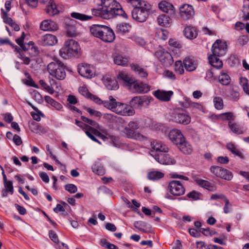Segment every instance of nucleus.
<instances>
[{
	"mask_svg": "<svg viewBox=\"0 0 249 249\" xmlns=\"http://www.w3.org/2000/svg\"><path fill=\"white\" fill-rule=\"evenodd\" d=\"M101 2L98 8L91 9L93 16L104 19L112 18L117 16L125 18H127L126 13L116 0H101Z\"/></svg>",
	"mask_w": 249,
	"mask_h": 249,
	"instance_id": "1",
	"label": "nucleus"
},
{
	"mask_svg": "<svg viewBox=\"0 0 249 249\" xmlns=\"http://www.w3.org/2000/svg\"><path fill=\"white\" fill-rule=\"evenodd\" d=\"M134 6L131 12L132 18L139 22L145 21L150 12L151 5L146 1H142Z\"/></svg>",
	"mask_w": 249,
	"mask_h": 249,
	"instance_id": "2",
	"label": "nucleus"
},
{
	"mask_svg": "<svg viewBox=\"0 0 249 249\" xmlns=\"http://www.w3.org/2000/svg\"><path fill=\"white\" fill-rule=\"evenodd\" d=\"M80 46L76 41L71 39L66 40L64 46L60 50L59 54L64 59L79 56Z\"/></svg>",
	"mask_w": 249,
	"mask_h": 249,
	"instance_id": "3",
	"label": "nucleus"
},
{
	"mask_svg": "<svg viewBox=\"0 0 249 249\" xmlns=\"http://www.w3.org/2000/svg\"><path fill=\"white\" fill-rule=\"evenodd\" d=\"M167 191L170 194H167L165 198L170 200H175L176 197L184 195L186 189L180 181L172 180L169 182Z\"/></svg>",
	"mask_w": 249,
	"mask_h": 249,
	"instance_id": "4",
	"label": "nucleus"
},
{
	"mask_svg": "<svg viewBox=\"0 0 249 249\" xmlns=\"http://www.w3.org/2000/svg\"><path fill=\"white\" fill-rule=\"evenodd\" d=\"M65 69L64 63L59 60L50 63L47 67L49 74L59 80H63L66 78Z\"/></svg>",
	"mask_w": 249,
	"mask_h": 249,
	"instance_id": "5",
	"label": "nucleus"
},
{
	"mask_svg": "<svg viewBox=\"0 0 249 249\" xmlns=\"http://www.w3.org/2000/svg\"><path fill=\"white\" fill-rule=\"evenodd\" d=\"M139 127V123L136 121H130L127 125L124 128L123 132L125 136L129 139L139 141L146 140L147 138L145 136L136 131Z\"/></svg>",
	"mask_w": 249,
	"mask_h": 249,
	"instance_id": "6",
	"label": "nucleus"
},
{
	"mask_svg": "<svg viewBox=\"0 0 249 249\" xmlns=\"http://www.w3.org/2000/svg\"><path fill=\"white\" fill-rule=\"evenodd\" d=\"M210 170L215 177L221 179L230 181L233 178L232 172L222 167L213 165Z\"/></svg>",
	"mask_w": 249,
	"mask_h": 249,
	"instance_id": "7",
	"label": "nucleus"
},
{
	"mask_svg": "<svg viewBox=\"0 0 249 249\" xmlns=\"http://www.w3.org/2000/svg\"><path fill=\"white\" fill-rule=\"evenodd\" d=\"M227 49V45L225 41L217 39L212 47V54L218 56H222L225 54Z\"/></svg>",
	"mask_w": 249,
	"mask_h": 249,
	"instance_id": "8",
	"label": "nucleus"
},
{
	"mask_svg": "<svg viewBox=\"0 0 249 249\" xmlns=\"http://www.w3.org/2000/svg\"><path fill=\"white\" fill-rule=\"evenodd\" d=\"M179 15L181 18L184 20L192 18L195 15L193 6L187 4H183L179 8Z\"/></svg>",
	"mask_w": 249,
	"mask_h": 249,
	"instance_id": "9",
	"label": "nucleus"
},
{
	"mask_svg": "<svg viewBox=\"0 0 249 249\" xmlns=\"http://www.w3.org/2000/svg\"><path fill=\"white\" fill-rule=\"evenodd\" d=\"M78 71L83 77L91 78L95 75L93 68L89 64H81L78 66Z\"/></svg>",
	"mask_w": 249,
	"mask_h": 249,
	"instance_id": "10",
	"label": "nucleus"
},
{
	"mask_svg": "<svg viewBox=\"0 0 249 249\" xmlns=\"http://www.w3.org/2000/svg\"><path fill=\"white\" fill-rule=\"evenodd\" d=\"M156 54L158 59L164 66H169L173 63V59L171 54L167 51H158Z\"/></svg>",
	"mask_w": 249,
	"mask_h": 249,
	"instance_id": "11",
	"label": "nucleus"
},
{
	"mask_svg": "<svg viewBox=\"0 0 249 249\" xmlns=\"http://www.w3.org/2000/svg\"><path fill=\"white\" fill-rule=\"evenodd\" d=\"M173 117L174 121L177 123L187 125L191 122V117L184 111L174 114Z\"/></svg>",
	"mask_w": 249,
	"mask_h": 249,
	"instance_id": "12",
	"label": "nucleus"
},
{
	"mask_svg": "<svg viewBox=\"0 0 249 249\" xmlns=\"http://www.w3.org/2000/svg\"><path fill=\"white\" fill-rule=\"evenodd\" d=\"M130 89L133 92L138 93H147L150 89V86L143 82L134 81Z\"/></svg>",
	"mask_w": 249,
	"mask_h": 249,
	"instance_id": "13",
	"label": "nucleus"
},
{
	"mask_svg": "<svg viewBox=\"0 0 249 249\" xmlns=\"http://www.w3.org/2000/svg\"><path fill=\"white\" fill-rule=\"evenodd\" d=\"M103 31L99 39L104 42H112L114 40L115 34L109 27L106 26Z\"/></svg>",
	"mask_w": 249,
	"mask_h": 249,
	"instance_id": "14",
	"label": "nucleus"
},
{
	"mask_svg": "<svg viewBox=\"0 0 249 249\" xmlns=\"http://www.w3.org/2000/svg\"><path fill=\"white\" fill-rule=\"evenodd\" d=\"M155 159L162 164H174L176 163L175 160L167 154V152L158 153Z\"/></svg>",
	"mask_w": 249,
	"mask_h": 249,
	"instance_id": "15",
	"label": "nucleus"
},
{
	"mask_svg": "<svg viewBox=\"0 0 249 249\" xmlns=\"http://www.w3.org/2000/svg\"><path fill=\"white\" fill-rule=\"evenodd\" d=\"M39 44L42 46H53L57 43V39L54 35L47 34L41 36L39 40Z\"/></svg>",
	"mask_w": 249,
	"mask_h": 249,
	"instance_id": "16",
	"label": "nucleus"
},
{
	"mask_svg": "<svg viewBox=\"0 0 249 249\" xmlns=\"http://www.w3.org/2000/svg\"><path fill=\"white\" fill-rule=\"evenodd\" d=\"M159 8L162 12L171 17H175L176 11L174 6L165 0H162L159 3Z\"/></svg>",
	"mask_w": 249,
	"mask_h": 249,
	"instance_id": "17",
	"label": "nucleus"
},
{
	"mask_svg": "<svg viewBox=\"0 0 249 249\" xmlns=\"http://www.w3.org/2000/svg\"><path fill=\"white\" fill-rule=\"evenodd\" d=\"M168 137L170 140L176 145L182 142V140L185 139L181 131L177 129L171 130L168 134Z\"/></svg>",
	"mask_w": 249,
	"mask_h": 249,
	"instance_id": "18",
	"label": "nucleus"
},
{
	"mask_svg": "<svg viewBox=\"0 0 249 249\" xmlns=\"http://www.w3.org/2000/svg\"><path fill=\"white\" fill-rule=\"evenodd\" d=\"M153 95L159 100L168 102L170 100L171 96L173 95V92L171 90L165 91L158 89L154 92Z\"/></svg>",
	"mask_w": 249,
	"mask_h": 249,
	"instance_id": "19",
	"label": "nucleus"
},
{
	"mask_svg": "<svg viewBox=\"0 0 249 249\" xmlns=\"http://www.w3.org/2000/svg\"><path fill=\"white\" fill-rule=\"evenodd\" d=\"M39 28L44 31H55L58 29V26L53 21L46 19L40 23Z\"/></svg>",
	"mask_w": 249,
	"mask_h": 249,
	"instance_id": "20",
	"label": "nucleus"
},
{
	"mask_svg": "<svg viewBox=\"0 0 249 249\" xmlns=\"http://www.w3.org/2000/svg\"><path fill=\"white\" fill-rule=\"evenodd\" d=\"M183 65L187 71H195L197 66V64L194 57L188 56L183 60Z\"/></svg>",
	"mask_w": 249,
	"mask_h": 249,
	"instance_id": "21",
	"label": "nucleus"
},
{
	"mask_svg": "<svg viewBox=\"0 0 249 249\" xmlns=\"http://www.w3.org/2000/svg\"><path fill=\"white\" fill-rule=\"evenodd\" d=\"M147 101V97L146 96H137L130 101L129 104L133 109L139 108L142 107Z\"/></svg>",
	"mask_w": 249,
	"mask_h": 249,
	"instance_id": "22",
	"label": "nucleus"
},
{
	"mask_svg": "<svg viewBox=\"0 0 249 249\" xmlns=\"http://www.w3.org/2000/svg\"><path fill=\"white\" fill-rule=\"evenodd\" d=\"M176 145L179 150L185 155H190L193 151L192 145L185 140V138Z\"/></svg>",
	"mask_w": 249,
	"mask_h": 249,
	"instance_id": "23",
	"label": "nucleus"
},
{
	"mask_svg": "<svg viewBox=\"0 0 249 249\" xmlns=\"http://www.w3.org/2000/svg\"><path fill=\"white\" fill-rule=\"evenodd\" d=\"M185 36L190 40H193L198 36V30L196 27L189 25L185 27L183 30Z\"/></svg>",
	"mask_w": 249,
	"mask_h": 249,
	"instance_id": "24",
	"label": "nucleus"
},
{
	"mask_svg": "<svg viewBox=\"0 0 249 249\" xmlns=\"http://www.w3.org/2000/svg\"><path fill=\"white\" fill-rule=\"evenodd\" d=\"M113 61L115 64L123 67L128 66L129 57L122 54H115L113 56Z\"/></svg>",
	"mask_w": 249,
	"mask_h": 249,
	"instance_id": "25",
	"label": "nucleus"
},
{
	"mask_svg": "<svg viewBox=\"0 0 249 249\" xmlns=\"http://www.w3.org/2000/svg\"><path fill=\"white\" fill-rule=\"evenodd\" d=\"M106 26L101 24H92L89 27V33L93 37L99 38Z\"/></svg>",
	"mask_w": 249,
	"mask_h": 249,
	"instance_id": "26",
	"label": "nucleus"
},
{
	"mask_svg": "<svg viewBox=\"0 0 249 249\" xmlns=\"http://www.w3.org/2000/svg\"><path fill=\"white\" fill-rule=\"evenodd\" d=\"M195 181L200 187L207 189L210 191L213 192L216 189V186L214 184L206 180L197 178L195 179Z\"/></svg>",
	"mask_w": 249,
	"mask_h": 249,
	"instance_id": "27",
	"label": "nucleus"
},
{
	"mask_svg": "<svg viewBox=\"0 0 249 249\" xmlns=\"http://www.w3.org/2000/svg\"><path fill=\"white\" fill-rule=\"evenodd\" d=\"M151 147L152 149L157 152H168V147L167 146L160 142L157 141H153L151 142Z\"/></svg>",
	"mask_w": 249,
	"mask_h": 249,
	"instance_id": "28",
	"label": "nucleus"
},
{
	"mask_svg": "<svg viewBox=\"0 0 249 249\" xmlns=\"http://www.w3.org/2000/svg\"><path fill=\"white\" fill-rule=\"evenodd\" d=\"M44 10L46 13L51 16L58 14L59 12L53 0H50L49 3L46 4Z\"/></svg>",
	"mask_w": 249,
	"mask_h": 249,
	"instance_id": "29",
	"label": "nucleus"
},
{
	"mask_svg": "<svg viewBox=\"0 0 249 249\" xmlns=\"http://www.w3.org/2000/svg\"><path fill=\"white\" fill-rule=\"evenodd\" d=\"M218 57V56L211 54L208 56V61L209 64L213 68L216 69H220L223 67V62Z\"/></svg>",
	"mask_w": 249,
	"mask_h": 249,
	"instance_id": "30",
	"label": "nucleus"
},
{
	"mask_svg": "<svg viewBox=\"0 0 249 249\" xmlns=\"http://www.w3.org/2000/svg\"><path fill=\"white\" fill-rule=\"evenodd\" d=\"M173 17L168 14H161L157 18V21L159 25L167 27L171 22V18Z\"/></svg>",
	"mask_w": 249,
	"mask_h": 249,
	"instance_id": "31",
	"label": "nucleus"
},
{
	"mask_svg": "<svg viewBox=\"0 0 249 249\" xmlns=\"http://www.w3.org/2000/svg\"><path fill=\"white\" fill-rule=\"evenodd\" d=\"M219 82L223 86H228L231 82V78L227 72L221 71L218 77Z\"/></svg>",
	"mask_w": 249,
	"mask_h": 249,
	"instance_id": "32",
	"label": "nucleus"
},
{
	"mask_svg": "<svg viewBox=\"0 0 249 249\" xmlns=\"http://www.w3.org/2000/svg\"><path fill=\"white\" fill-rule=\"evenodd\" d=\"M131 67L132 70L140 77L146 78L148 76L146 71L138 64H132Z\"/></svg>",
	"mask_w": 249,
	"mask_h": 249,
	"instance_id": "33",
	"label": "nucleus"
},
{
	"mask_svg": "<svg viewBox=\"0 0 249 249\" xmlns=\"http://www.w3.org/2000/svg\"><path fill=\"white\" fill-rule=\"evenodd\" d=\"M118 78L123 81L125 86L129 87V89H130L134 82L132 78L130 77L127 74L123 72H120L119 73L118 75Z\"/></svg>",
	"mask_w": 249,
	"mask_h": 249,
	"instance_id": "34",
	"label": "nucleus"
},
{
	"mask_svg": "<svg viewBox=\"0 0 249 249\" xmlns=\"http://www.w3.org/2000/svg\"><path fill=\"white\" fill-rule=\"evenodd\" d=\"M4 189L1 191L2 196L3 197H6L8 194L12 195L14 194V189L13 186V182L12 181H9L7 183L4 184Z\"/></svg>",
	"mask_w": 249,
	"mask_h": 249,
	"instance_id": "35",
	"label": "nucleus"
},
{
	"mask_svg": "<svg viewBox=\"0 0 249 249\" xmlns=\"http://www.w3.org/2000/svg\"><path fill=\"white\" fill-rule=\"evenodd\" d=\"M148 179L153 181L158 180L164 177V174L158 171H152L147 174Z\"/></svg>",
	"mask_w": 249,
	"mask_h": 249,
	"instance_id": "36",
	"label": "nucleus"
},
{
	"mask_svg": "<svg viewBox=\"0 0 249 249\" xmlns=\"http://www.w3.org/2000/svg\"><path fill=\"white\" fill-rule=\"evenodd\" d=\"M131 28L129 24L121 23L117 25L116 31L117 33L126 34L129 32Z\"/></svg>",
	"mask_w": 249,
	"mask_h": 249,
	"instance_id": "37",
	"label": "nucleus"
},
{
	"mask_svg": "<svg viewBox=\"0 0 249 249\" xmlns=\"http://www.w3.org/2000/svg\"><path fill=\"white\" fill-rule=\"evenodd\" d=\"M50 82L51 86H49L45 81L43 80H40L39 81V84L43 89L46 90L49 93L53 94L54 92V89L52 86L56 84V81L52 79Z\"/></svg>",
	"mask_w": 249,
	"mask_h": 249,
	"instance_id": "38",
	"label": "nucleus"
},
{
	"mask_svg": "<svg viewBox=\"0 0 249 249\" xmlns=\"http://www.w3.org/2000/svg\"><path fill=\"white\" fill-rule=\"evenodd\" d=\"M104 83L106 88L109 90H114L119 88L117 82L115 80H112L110 78H107L104 80Z\"/></svg>",
	"mask_w": 249,
	"mask_h": 249,
	"instance_id": "39",
	"label": "nucleus"
},
{
	"mask_svg": "<svg viewBox=\"0 0 249 249\" xmlns=\"http://www.w3.org/2000/svg\"><path fill=\"white\" fill-rule=\"evenodd\" d=\"M228 125L231 130L234 133L241 134L244 133L245 131L243 128L234 122H229Z\"/></svg>",
	"mask_w": 249,
	"mask_h": 249,
	"instance_id": "40",
	"label": "nucleus"
},
{
	"mask_svg": "<svg viewBox=\"0 0 249 249\" xmlns=\"http://www.w3.org/2000/svg\"><path fill=\"white\" fill-rule=\"evenodd\" d=\"M71 16L72 18L81 21L89 20L93 18V17L91 16H88L77 12H72L71 13Z\"/></svg>",
	"mask_w": 249,
	"mask_h": 249,
	"instance_id": "41",
	"label": "nucleus"
},
{
	"mask_svg": "<svg viewBox=\"0 0 249 249\" xmlns=\"http://www.w3.org/2000/svg\"><path fill=\"white\" fill-rule=\"evenodd\" d=\"M45 101L52 107H54L57 110H60L62 108V106L61 104L55 101L51 97L49 96H45L44 97Z\"/></svg>",
	"mask_w": 249,
	"mask_h": 249,
	"instance_id": "42",
	"label": "nucleus"
},
{
	"mask_svg": "<svg viewBox=\"0 0 249 249\" xmlns=\"http://www.w3.org/2000/svg\"><path fill=\"white\" fill-rule=\"evenodd\" d=\"M103 104L105 107L113 111L115 106L117 105V102L112 96H110L109 101H103Z\"/></svg>",
	"mask_w": 249,
	"mask_h": 249,
	"instance_id": "43",
	"label": "nucleus"
},
{
	"mask_svg": "<svg viewBox=\"0 0 249 249\" xmlns=\"http://www.w3.org/2000/svg\"><path fill=\"white\" fill-rule=\"evenodd\" d=\"M240 85L245 92L249 95V84L247 78L241 77L240 78Z\"/></svg>",
	"mask_w": 249,
	"mask_h": 249,
	"instance_id": "44",
	"label": "nucleus"
},
{
	"mask_svg": "<svg viewBox=\"0 0 249 249\" xmlns=\"http://www.w3.org/2000/svg\"><path fill=\"white\" fill-rule=\"evenodd\" d=\"M219 117L222 121H228L229 122H233L235 118L233 113L231 112L220 114Z\"/></svg>",
	"mask_w": 249,
	"mask_h": 249,
	"instance_id": "45",
	"label": "nucleus"
},
{
	"mask_svg": "<svg viewBox=\"0 0 249 249\" xmlns=\"http://www.w3.org/2000/svg\"><path fill=\"white\" fill-rule=\"evenodd\" d=\"M156 34L157 37L162 40H166L168 37V32L165 29H158L156 31Z\"/></svg>",
	"mask_w": 249,
	"mask_h": 249,
	"instance_id": "46",
	"label": "nucleus"
},
{
	"mask_svg": "<svg viewBox=\"0 0 249 249\" xmlns=\"http://www.w3.org/2000/svg\"><path fill=\"white\" fill-rule=\"evenodd\" d=\"M123 108V111H120V115L123 116H132L134 114L135 110L130 105L127 106L126 105V107Z\"/></svg>",
	"mask_w": 249,
	"mask_h": 249,
	"instance_id": "47",
	"label": "nucleus"
},
{
	"mask_svg": "<svg viewBox=\"0 0 249 249\" xmlns=\"http://www.w3.org/2000/svg\"><path fill=\"white\" fill-rule=\"evenodd\" d=\"M181 61L178 60L175 62V71L176 72L179 74H182L184 73V65Z\"/></svg>",
	"mask_w": 249,
	"mask_h": 249,
	"instance_id": "48",
	"label": "nucleus"
},
{
	"mask_svg": "<svg viewBox=\"0 0 249 249\" xmlns=\"http://www.w3.org/2000/svg\"><path fill=\"white\" fill-rule=\"evenodd\" d=\"M146 226L147 224L143 221H136L134 223L135 228L144 233H147L148 232L144 229Z\"/></svg>",
	"mask_w": 249,
	"mask_h": 249,
	"instance_id": "49",
	"label": "nucleus"
},
{
	"mask_svg": "<svg viewBox=\"0 0 249 249\" xmlns=\"http://www.w3.org/2000/svg\"><path fill=\"white\" fill-rule=\"evenodd\" d=\"M213 103L215 108L218 110L222 109L223 108V99L220 97H215L213 98Z\"/></svg>",
	"mask_w": 249,
	"mask_h": 249,
	"instance_id": "50",
	"label": "nucleus"
},
{
	"mask_svg": "<svg viewBox=\"0 0 249 249\" xmlns=\"http://www.w3.org/2000/svg\"><path fill=\"white\" fill-rule=\"evenodd\" d=\"M25 34L24 32L22 33L21 36L16 39V43L22 48L24 51L27 50L29 48H27L24 44L23 41L25 38Z\"/></svg>",
	"mask_w": 249,
	"mask_h": 249,
	"instance_id": "51",
	"label": "nucleus"
},
{
	"mask_svg": "<svg viewBox=\"0 0 249 249\" xmlns=\"http://www.w3.org/2000/svg\"><path fill=\"white\" fill-rule=\"evenodd\" d=\"M100 245L108 249H117L118 248L114 244H111L107 242L106 239H103L100 241Z\"/></svg>",
	"mask_w": 249,
	"mask_h": 249,
	"instance_id": "52",
	"label": "nucleus"
},
{
	"mask_svg": "<svg viewBox=\"0 0 249 249\" xmlns=\"http://www.w3.org/2000/svg\"><path fill=\"white\" fill-rule=\"evenodd\" d=\"M81 119L83 122H86L90 125L97 128H100V125L95 121L89 119L84 116H81Z\"/></svg>",
	"mask_w": 249,
	"mask_h": 249,
	"instance_id": "53",
	"label": "nucleus"
},
{
	"mask_svg": "<svg viewBox=\"0 0 249 249\" xmlns=\"http://www.w3.org/2000/svg\"><path fill=\"white\" fill-rule=\"evenodd\" d=\"M92 171L98 175H103L105 174V170L103 167L98 165H94L92 167Z\"/></svg>",
	"mask_w": 249,
	"mask_h": 249,
	"instance_id": "54",
	"label": "nucleus"
},
{
	"mask_svg": "<svg viewBox=\"0 0 249 249\" xmlns=\"http://www.w3.org/2000/svg\"><path fill=\"white\" fill-rule=\"evenodd\" d=\"M65 189L70 193L71 194H73L77 191V187L76 185L73 184H67L64 186Z\"/></svg>",
	"mask_w": 249,
	"mask_h": 249,
	"instance_id": "55",
	"label": "nucleus"
},
{
	"mask_svg": "<svg viewBox=\"0 0 249 249\" xmlns=\"http://www.w3.org/2000/svg\"><path fill=\"white\" fill-rule=\"evenodd\" d=\"M79 91L80 94L88 99H89V97L91 96V93L89 91L88 89L86 87H80Z\"/></svg>",
	"mask_w": 249,
	"mask_h": 249,
	"instance_id": "56",
	"label": "nucleus"
},
{
	"mask_svg": "<svg viewBox=\"0 0 249 249\" xmlns=\"http://www.w3.org/2000/svg\"><path fill=\"white\" fill-rule=\"evenodd\" d=\"M242 12L243 13L244 19L249 20V5L244 4L243 6Z\"/></svg>",
	"mask_w": 249,
	"mask_h": 249,
	"instance_id": "57",
	"label": "nucleus"
},
{
	"mask_svg": "<svg viewBox=\"0 0 249 249\" xmlns=\"http://www.w3.org/2000/svg\"><path fill=\"white\" fill-rule=\"evenodd\" d=\"M230 97L234 101H237L239 98V93L233 89L230 91Z\"/></svg>",
	"mask_w": 249,
	"mask_h": 249,
	"instance_id": "58",
	"label": "nucleus"
},
{
	"mask_svg": "<svg viewBox=\"0 0 249 249\" xmlns=\"http://www.w3.org/2000/svg\"><path fill=\"white\" fill-rule=\"evenodd\" d=\"M126 107V105L117 102V105L115 106V107L113 109L114 112H116L117 114H120V112L123 111V107Z\"/></svg>",
	"mask_w": 249,
	"mask_h": 249,
	"instance_id": "59",
	"label": "nucleus"
},
{
	"mask_svg": "<svg viewBox=\"0 0 249 249\" xmlns=\"http://www.w3.org/2000/svg\"><path fill=\"white\" fill-rule=\"evenodd\" d=\"M168 43L171 47H173L175 48L180 49L182 47L181 44L175 39H170Z\"/></svg>",
	"mask_w": 249,
	"mask_h": 249,
	"instance_id": "60",
	"label": "nucleus"
},
{
	"mask_svg": "<svg viewBox=\"0 0 249 249\" xmlns=\"http://www.w3.org/2000/svg\"><path fill=\"white\" fill-rule=\"evenodd\" d=\"M86 110L90 116H94L98 118H100L102 116V113L98 111L94 110L89 107L86 108Z\"/></svg>",
	"mask_w": 249,
	"mask_h": 249,
	"instance_id": "61",
	"label": "nucleus"
},
{
	"mask_svg": "<svg viewBox=\"0 0 249 249\" xmlns=\"http://www.w3.org/2000/svg\"><path fill=\"white\" fill-rule=\"evenodd\" d=\"M184 104L185 107H192L196 108H199L200 105L197 103L192 102L189 99H187L185 101Z\"/></svg>",
	"mask_w": 249,
	"mask_h": 249,
	"instance_id": "62",
	"label": "nucleus"
},
{
	"mask_svg": "<svg viewBox=\"0 0 249 249\" xmlns=\"http://www.w3.org/2000/svg\"><path fill=\"white\" fill-rule=\"evenodd\" d=\"M38 0H25V3L30 7L35 8L37 6Z\"/></svg>",
	"mask_w": 249,
	"mask_h": 249,
	"instance_id": "63",
	"label": "nucleus"
},
{
	"mask_svg": "<svg viewBox=\"0 0 249 249\" xmlns=\"http://www.w3.org/2000/svg\"><path fill=\"white\" fill-rule=\"evenodd\" d=\"M200 195V194L199 193L195 191H193L188 193L187 196L190 198H192L194 200H197L199 198Z\"/></svg>",
	"mask_w": 249,
	"mask_h": 249,
	"instance_id": "64",
	"label": "nucleus"
}]
</instances>
